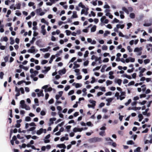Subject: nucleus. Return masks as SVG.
<instances>
[{
	"instance_id": "f257e3e1",
	"label": "nucleus",
	"mask_w": 152,
	"mask_h": 152,
	"mask_svg": "<svg viewBox=\"0 0 152 152\" xmlns=\"http://www.w3.org/2000/svg\"><path fill=\"white\" fill-rule=\"evenodd\" d=\"M102 139L101 138L98 137H94L93 138L89 139L88 140V141L91 143H94L97 142H100L102 141Z\"/></svg>"
},
{
	"instance_id": "f03ea898",
	"label": "nucleus",
	"mask_w": 152,
	"mask_h": 152,
	"mask_svg": "<svg viewBox=\"0 0 152 152\" xmlns=\"http://www.w3.org/2000/svg\"><path fill=\"white\" fill-rule=\"evenodd\" d=\"M44 68L45 69H46L44 70H42V73H46L50 69V67L49 66L47 67L46 66H45L44 67Z\"/></svg>"
},
{
	"instance_id": "7ed1b4c3",
	"label": "nucleus",
	"mask_w": 152,
	"mask_h": 152,
	"mask_svg": "<svg viewBox=\"0 0 152 152\" xmlns=\"http://www.w3.org/2000/svg\"><path fill=\"white\" fill-rule=\"evenodd\" d=\"M66 71L65 68H64L62 69L59 70L58 72V74L61 75L62 74H65L66 72Z\"/></svg>"
},
{
	"instance_id": "20e7f679",
	"label": "nucleus",
	"mask_w": 152,
	"mask_h": 152,
	"mask_svg": "<svg viewBox=\"0 0 152 152\" xmlns=\"http://www.w3.org/2000/svg\"><path fill=\"white\" fill-rule=\"evenodd\" d=\"M20 104L21 105V107L22 108H24L25 106H26V104H25V102L24 100H22L20 102Z\"/></svg>"
},
{
	"instance_id": "39448f33",
	"label": "nucleus",
	"mask_w": 152,
	"mask_h": 152,
	"mask_svg": "<svg viewBox=\"0 0 152 152\" xmlns=\"http://www.w3.org/2000/svg\"><path fill=\"white\" fill-rule=\"evenodd\" d=\"M50 48V46H48L47 48H41L40 49V50L42 51L43 52H47L49 50Z\"/></svg>"
},
{
	"instance_id": "423d86ee",
	"label": "nucleus",
	"mask_w": 152,
	"mask_h": 152,
	"mask_svg": "<svg viewBox=\"0 0 152 152\" xmlns=\"http://www.w3.org/2000/svg\"><path fill=\"white\" fill-rule=\"evenodd\" d=\"M122 81V80L121 79H118L117 80H115V82L118 83L119 86H120L121 83Z\"/></svg>"
},
{
	"instance_id": "0eeeda50",
	"label": "nucleus",
	"mask_w": 152,
	"mask_h": 152,
	"mask_svg": "<svg viewBox=\"0 0 152 152\" xmlns=\"http://www.w3.org/2000/svg\"><path fill=\"white\" fill-rule=\"evenodd\" d=\"M43 129L42 128H40L39 130H38L36 133L38 135L41 134L43 132Z\"/></svg>"
},
{
	"instance_id": "6e6552de",
	"label": "nucleus",
	"mask_w": 152,
	"mask_h": 152,
	"mask_svg": "<svg viewBox=\"0 0 152 152\" xmlns=\"http://www.w3.org/2000/svg\"><path fill=\"white\" fill-rule=\"evenodd\" d=\"M142 50V47L139 48H136L134 49V52H138L140 51H141Z\"/></svg>"
},
{
	"instance_id": "1a4fd4ad",
	"label": "nucleus",
	"mask_w": 152,
	"mask_h": 152,
	"mask_svg": "<svg viewBox=\"0 0 152 152\" xmlns=\"http://www.w3.org/2000/svg\"><path fill=\"white\" fill-rule=\"evenodd\" d=\"M122 10L123 11H124V12H125L127 14H129V11H128V10L125 7H123L122 8Z\"/></svg>"
},
{
	"instance_id": "9d476101",
	"label": "nucleus",
	"mask_w": 152,
	"mask_h": 152,
	"mask_svg": "<svg viewBox=\"0 0 152 152\" xmlns=\"http://www.w3.org/2000/svg\"><path fill=\"white\" fill-rule=\"evenodd\" d=\"M121 77H126L129 79H132V77L130 75H128L126 74H124L122 75Z\"/></svg>"
},
{
	"instance_id": "9b49d317",
	"label": "nucleus",
	"mask_w": 152,
	"mask_h": 152,
	"mask_svg": "<svg viewBox=\"0 0 152 152\" xmlns=\"http://www.w3.org/2000/svg\"><path fill=\"white\" fill-rule=\"evenodd\" d=\"M138 117L139 118V121H141L143 118V117L141 114H140L138 115Z\"/></svg>"
},
{
	"instance_id": "f8f14e48",
	"label": "nucleus",
	"mask_w": 152,
	"mask_h": 152,
	"mask_svg": "<svg viewBox=\"0 0 152 152\" xmlns=\"http://www.w3.org/2000/svg\"><path fill=\"white\" fill-rule=\"evenodd\" d=\"M55 58V56L54 55H53L51 56L50 60L49 61V63L50 64H51L52 63V62L53 61V59H54Z\"/></svg>"
},
{
	"instance_id": "ddd939ff",
	"label": "nucleus",
	"mask_w": 152,
	"mask_h": 152,
	"mask_svg": "<svg viewBox=\"0 0 152 152\" xmlns=\"http://www.w3.org/2000/svg\"><path fill=\"white\" fill-rule=\"evenodd\" d=\"M96 26L94 25L91 28V32H94L96 31Z\"/></svg>"
},
{
	"instance_id": "4468645a",
	"label": "nucleus",
	"mask_w": 152,
	"mask_h": 152,
	"mask_svg": "<svg viewBox=\"0 0 152 152\" xmlns=\"http://www.w3.org/2000/svg\"><path fill=\"white\" fill-rule=\"evenodd\" d=\"M53 88L51 87H49V88H47V89H45V92H50L52 91Z\"/></svg>"
},
{
	"instance_id": "2eb2a0df",
	"label": "nucleus",
	"mask_w": 152,
	"mask_h": 152,
	"mask_svg": "<svg viewBox=\"0 0 152 152\" xmlns=\"http://www.w3.org/2000/svg\"><path fill=\"white\" fill-rule=\"evenodd\" d=\"M56 120V118H50V121L51 123V124H53V121H55Z\"/></svg>"
},
{
	"instance_id": "dca6fc26",
	"label": "nucleus",
	"mask_w": 152,
	"mask_h": 152,
	"mask_svg": "<svg viewBox=\"0 0 152 152\" xmlns=\"http://www.w3.org/2000/svg\"><path fill=\"white\" fill-rule=\"evenodd\" d=\"M16 9H17L19 10L20 9V6H21V4L20 3H19L18 4H16ZM16 9V8L15 7L14 8V10H15Z\"/></svg>"
},
{
	"instance_id": "f3484780",
	"label": "nucleus",
	"mask_w": 152,
	"mask_h": 152,
	"mask_svg": "<svg viewBox=\"0 0 152 152\" xmlns=\"http://www.w3.org/2000/svg\"><path fill=\"white\" fill-rule=\"evenodd\" d=\"M37 96L38 97L40 96H44V94L43 93V91H41L39 93H37Z\"/></svg>"
},
{
	"instance_id": "a211bd4d",
	"label": "nucleus",
	"mask_w": 152,
	"mask_h": 152,
	"mask_svg": "<svg viewBox=\"0 0 152 152\" xmlns=\"http://www.w3.org/2000/svg\"><path fill=\"white\" fill-rule=\"evenodd\" d=\"M107 67V66L106 65H103L101 69V72H104L105 68Z\"/></svg>"
},
{
	"instance_id": "6ab92c4d",
	"label": "nucleus",
	"mask_w": 152,
	"mask_h": 152,
	"mask_svg": "<svg viewBox=\"0 0 152 152\" xmlns=\"http://www.w3.org/2000/svg\"><path fill=\"white\" fill-rule=\"evenodd\" d=\"M129 17L131 18L134 19L135 17V15L134 13H131L130 14Z\"/></svg>"
},
{
	"instance_id": "aec40b11",
	"label": "nucleus",
	"mask_w": 152,
	"mask_h": 152,
	"mask_svg": "<svg viewBox=\"0 0 152 152\" xmlns=\"http://www.w3.org/2000/svg\"><path fill=\"white\" fill-rule=\"evenodd\" d=\"M10 44L12 45L14 44L15 42L13 38L12 37H10Z\"/></svg>"
},
{
	"instance_id": "412c9836",
	"label": "nucleus",
	"mask_w": 152,
	"mask_h": 152,
	"mask_svg": "<svg viewBox=\"0 0 152 152\" xmlns=\"http://www.w3.org/2000/svg\"><path fill=\"white\" fill-rule=\"evenodd\" d=\"M152 47V45L151 44H147L146 45V47L147 49V50L148 51H149L150 50V47Z\"/></svg>"
},
{
	"instance_id": "4be33fe9",
	"label": "nucleus",
	"mask_w": 152,
	"mask_h": 152,
	"mask_svg": "<svg viewBox=\"0 0 152 152\" xmlns=\"http://www.w3.org/2000/svg\"><path fill=\"white\" fill-rule=\"evenodd\" d=\"M96 104L95 103H93L92 105H91L90 104H88V106L89 108H92L93 109L94 108V107L95 106Z\"/></svg>"
},
{
	"instance_id": "5701e85b",
	"label": "nucleus",
	"mask_w": 152,
	"mask_h": 152,
	"mask_svg": "<svg viewBox=\"0 0 152 152\" xmlns=\"http://www.w3.org/2000/svg\"><path fill=\"white\" fill-rule=\"evenodd\" d=\"M127 144L128 145H133L134 144V142L132 140H130L127 142Z\"/></svg>"
},
{
	"instance_id": "b1692460",
	"label": "nucleus",
	"mask_w": 152,
	"mask_h": 152,
	"mask_svg": "<svg viewBox=\"0 0 152 152\" xmlns=\"http://www.w3.org/2000/svg\"><path fill=\"white\" fill-rule=\"evenodd\" d=\"M119 20L116 18H114L112 22V23H117L119 22Z\"/></svg>"
},
{
	"instance_id": "393cba45",
	"label": "nucleus",
	"mask_w": 152,
	"mask_h": 152,
	"mask_svg": "<svg viewBox=\"0 0 152 152\" xmlns=\"http://www.w3.org/2000/svg\"><path fill=\"white\" fill-rule=\"evenodd\" d=\"M112 81L110 80H107L106 82L107 85V86L111 85L112 83Z\"/></svg>"
},
{
	"instance_id": "a878e982",
	"label": "nucleus",
	"mask_w": 152,
	"mask_h": 152,
	"mask_svg": "<svg viewBox=\"0 0 152 152\" xmlns=\"http://www.w3.org/2000/svg\"><path fill=\"white\" fill-rule=\"evenodd\" d=\"M110 33V32L109 31H106L104 34V36L105 37L107 36V35L109 34Z\"/></svg>"
},
{
	"instance_id": "bb28decb",
	"label": "nucleus",
	"mask_w": 152,
	"mask_h": 152,
	"mask_svg": "<svg viewBox=\"0 0 152 152\" xmlns=\"http://www.w3.org/2000/svg\"><path fill=\"white\" fill-rule=\"evenodd\" d=\"M34 102L37 106H38L39 105V100L38 99L35 98L34 99Z\"/></svg>"
},
{
	"instance_id": "cd10ccee",
	"label": "nucleus",
	"mask_w": 152,
	"mask_h": 152,
	"mask_svg": "<svg viewBox=\"0 0 152 152\" xmlns=\"http://www.w3.org/2000/svg\"><path fill=\"white\" fill-rule=\"evenodd\" d=\"M140 149L141 148L140 147H138L134 150V151H135V152H140Z\"/></svg>"
},
{
	"instance_id": "c85d7f7f",
	"label": "nucleus",
	"mask_w": 152,
	"mask_h": 152,
	"mask_svg": "<svg viewBox=\"0 0 152 152\" xmlns=\"http://www.w3.org/2000/svg\"><path fill=\"white\" fill-rule=\"evenodd\" d=\"M8 40V39L7 37H5L3 38V39H1V42L3 41L7 42V41Z\"/></svg>"
},
{
	"instance_id": "c756f323",
	"label": "nucleus",
	"mask_w": 152,
	"mask_h": 152,
	"mask_svg": "<svg viewBox=\"0 0 152 152\" xmlns=\"http://www.w3.org/2000/svg\"><path fill=\"white\" fill-rule=\"evenodd\" d=\"M50 54L49 53H46L45 54V55L44 56V58H48L49 56H50Z\"/></svg>"
},
{
	"instance_id": "7c9ffc66",
	"label": "nucleus",
	"mask_w": 152,
	"mask_h": 152,
	"mask_svg": "<svg viewBox=\"0 0 152 152\" xmlns=\"http://www.w3.org/2000/svg\"><path fill=\"white\" fill-rule=\"evenodd\" d=\"M149 108L146 109L145 112H142V114L144 115H146V114H147V113L148 111L149 110Z\"/></svg>"
},
{
	"instance_id": "2f4dec72",
	"label": "nucleus",
	"mask_w": 152,
	"mask_h": 152,
	"mask_svg": "<svg viewBox=\"0 0 152 152\" xmlns=\"http://www.w3.org/2000/svg\"><path fill=\"white\" fill-rule=\"evenodd\" d=\"M127 29H129L132 26V24L131 23H129L127 24Z\"/></svg>"
},
{
	"instance_id": "473e14b6",
	"label": "nucleus",
	"mask_w": 152,
	"mask_h": 152,
	"mask_svg": "<svg viewBox=\"0 0 152 152\" xmlns=\"http://www.w3.org/2000/svg\"><path fill=\"white\" fill-rule=\"evenodd\" d=\"M144 62L145 64H146L150 62V60L148 59H145L144 60Z\"/></svg>"
},
{
	"instance_id": "72a5a7b5",
	"label": "nucleus",
	"mask_w": 152,
	"mask_h": 152,
	"mask_svg": "<svg viewBox=\"0 0 152 152\" xmlns=\"http://www.w3.org/2000/svg\"><path fill=\"white\" fill-rule=\"evenodd\" d=\"M48 62V61L46 60H43L41 61V64L43 65L46 64Z\"/></svg>"
},
{
	"instance_id": "f704fd0d",
	"label": "nucleus",
	"mask_w": 152,
	"mask_h": 152,
	"mask_svg": "<svg viewBox=\"0 0 152 152\" xmlns=\"http://www.w3.org/2000/svg\"><path fill=\"white\" fill-rule=\"evenodd\" d=\"M65 32L66 33V35L67 36L69 35L71 33V32L70 31L68 30H66Z\"/></svg>"
},
{
	"instance_id": "c9c22d12",
	"label": "nucleus",
	"mask_w": 152,
	"mask_h": 152,
	"mask_svg": "<svg viewBox=\"0 0 152 152\" xmlns=\"http://www.w3.org/2000/svg\"><path fill=\"white\" fill-rule=\"evenodd\" d=\"M113 99L112 98H109L106 99V101L109 103L113 101Z\"/></svg>"
},
{
	"instance_id": "e433bc0d",
	"label": "nucleus",
	"mask_w": 152,
	"mask_h": 152,
	"mask_svg": "<svg viewBox=\"0 0 152 152\" xmlns=\"http://www.w3.org/2000/svg\"><path fill=\"white\" fill-rule=\"evenodd\" d=\"M89 54V52L88 50H86L85 52V54L84 55V56L85 58L87 57Z\"/></svg>"
},
{
	"instance_id": "4c0bfd02",
	"label": "nucleus",
	"mask_w": 152,
	"mask_h": 152,
	"mask_svg": "<svg viewBox=\"0 0 152 152\" xmlns=\"http://www.w3.org/2000/svg\"><path fill=\"white\" fill-rule=\"evenodd\" d=\"M132 100L131 99H129L127 102L125 103V105L126 106H128L131 102Z\"/></svg>"
},
{
	"instance_id": "58836bf2",
	"label": "nucleus",
	"mask_w": 152,
	"mask_h": 152,
	"mask_svg": "<svg viewBox=\"0 0 152 152\" xmlns=\"http://www.w3.org/2000/svg\"><path fill=\"white\" fill-rule=\"evenodd\" d=\"M104 126L100 128V130L103 131H104L106 129V128L105 126H106V124H104Z\"/></svg>"
},
{
	"instance_id": "ea45409f",
	"label": "nucleus",
	"mask_w": 152,
	"mask_h": 152,
	"mask_svg": "<svg viewBox=\"0 0 152 152\" xmlns=\"http://www.w3.org/2000/svg\"><path fill=\"white\" fill-rule=\"evenodd\" d=\"M104 133H105L104 131H102L100 132L99 133V134L101 136H103L104 135H105V134H104Z\"/></svg>"
},
{
	"instance_id": "a19ab883",
	"label": "nucleus",
	"mask_w": 152,
	"mask_h": 152,
	"mask_svg": "<svg viewBox=\"0 0 152 152\" xmlns=\"http://www.w3.org/2000/svg\"><path fill=\"white\" fill-rule=\"evenodd\" d=\"M31 118L30 117L26 116L25 118V120L27 121H31Z\"/></svg>"
},
{
	"instance_id": "79ce46f5",
	"label": "nucleus",
	"mask_w": 152,
	"mask_h": 152,
	"mask_svg": "<svg viewBox=\"0 0 152 152\" xmlns=\"http://www.w3.org/2000/svg\"><path fill=\"white\" fill-rule=\"evenodd\" d=\"M134 81H132L130 82L128 84V86H130L132 85H134Z\"/></svg>"
},
{
	"instance_id": "37998d69",
	"label": "nucleus",
	"mask_w": 152,
	"mask_h": 152,
	"mask_svg": "<svg viewBox=\"0 0 152 152\" xmlns=\"http://www.w3.org/2000/svg\"><path fill=\"white\" fill-rule=\"evenodd\" d=\"M35 49H34L32 50H31V49H29L27 51L28 53H33L35 52Z\"/></svg>"
},
{
	"instance_id": "c03bdc74",
	"label": "nucleus",
	"mask_w": 152,
	"mask_h": 152,
	"mask_svg": "<svg viewBox=\"0 0 152 152\" xmlns=\"http://www.w3.org/2000/svg\"><path fill=\"white\" fill-rule=\"evenodd\" d=\"M102 49L103 50H106L107 49V47L106 45H104L102 46Z\"/></svg>"
},
{
	"instance_id": "a18cd8bd",
	"label": "nucleus",
	"mask_w": 152,
	"mask_h": 152,
	"mask_svg": "<svg viewBox=\"0 0 152 152\" xmlns=\"http://www.w3.org/2000/svg\"><path fill=\"white\" fill-rule=\"evenodd\" d=\"M86 124L88 126H93L91 121H89L86 123Z\"/></svg>"
},
{
	"instance_id": "49530a36",
	"label": "nucleus",
	"mask_w": 152,
	"mask_h": 152,
	"mask_svg": "<svg viewBox=\"0 0 152 152\" xmlns=\"http://www.w3.org/2000/svg\"><path fill=\"white\" fill-rule=\"evenodd\" d=\"M3 26H0V32L1 33H2L4 32V30L3 28Z\"/></svg>"
},
{
	"instance_id": "de8ad7c7",
	"label": "nucleus",
	"mask_w": 152,
	"mask_h": 152,
	"mask_svg": "<svg viewBox=\"0 0 152 152\" xmlns=\"http://www.w3.org/2000/svg\"><path fill=\"white\" fill-rule=\"evenodd\" d=\"M146 102H147L146 101L143 100L142 102H139V104L141 105H143L145 104Z\"/></svg>"
},
{
	"instance_id": "09e8293b",
	"label": "nucleus",
	"mask_w": 152,
	"mask_h": 152,
	"mask_svg": "<svg viewBox=\"0 0 152 152\" xmlns=\"http://www.w3.org/2000/svg\"><path fill=\"white\" fill-rule=\"evenodd\" d=\"M82 85L79 83H77L75 85V87L76 88H78L81 86Z\"/></svg>"
},
{
	"instance_id": "8fccbe9b",
	"label": "nucleus",
	"mask_w": 152,
	"mask_h": 152,
	"mask_svg": "<svg viewBox=\"0 0 152 152\" xmlns=\"http://www.w3.org/2000/svg\"><path fill=\"white\" fill-rule=\"evenodd\" d=\"M127 49L129 52H131L132 51V49L131 48V47L129 46L127 47Z\"/></svg>"
},
{
	"instance_id": "3c124183",
	"label": "nucleus",
	"mask_w": 152,
	"mask_h": 152,
	"mask_svg": "<svg viewBox=\"0 0 152 152\" xmlns=\"http://www.w3.org/2000/svg\"><path fill=\"white\" fill-rule=\"evenodd\" d=\"M19 10H17L16 12H17L15 13V15L18 16H20L21 15V13L20 12H19Z\"/></svg>"
},
{
	"instance_id": "603ef678",
	"label": "nucleus",
	"mask_w": 152,
	"mask_h": 152,
	"mask_svg": "<svg viewBox=\"0 0 152 152\" xmlns=\"http://www.w3.org/2000/svg\"><path fill=\"white\" fill-rule=\"evenodd\" d=\"M74 93V91L73 90L70 91L68 93V94L69 95H70Z\"/></svg>"
},
{
	"instance_id": "864d4df0",
	"label": "nucleus",
	"mask_w": 152,
	"mask_h": 152,
	"mask_svg": "<svg viewBox=\"0 0 152 152\" xmlns=\"http://www.w3.org/2000/svg\"><path fill=\"white\" fill-rule=\"evenodd\" d=\"M103 56L104 57H106L107 56H109V57H110V55L109 53H105L103 54Z\"/></svg>"
},
{
	"instance_id": "5fc2aeb1",
	"label": "nucleus",
	"mask_w": 152,
	"mask_h": 152,
	"mask_svg": "<svg viewBox=\"0 0 152 152\" xmlns=\"http://www.w3.org/2000/svg\"><path fill=\"white\" fill-rule=\"evenodd\" d=\"M133 107L134 108V110L135 111L137 110H139L141 108V107Z\"/></svg>"
},
{
	"instance_id": "6e6d98bb",
	"label": "nucleus",
	"mask_w": 152,
	"mask_h": 152,
	"mask_svg": "<svg viewBox=\"0 0 152 152\" xmlns=\"http://www.w3.org/2000/svg\"><path fill=\"white\" fill-rule=\"evenodd\" d=\"M54 101L53 99L52 98L48 101V103L50 104H52L53 103Z\"/></svg>"
},
{
	"instance_id": "4d7b16f0",
	"label": "nucleus",
	"mask_w": 152,
	"mask_h": 152,
	"mask_svg": "<svg viewBox=\"0 0 152 152\" xmlns=\"http://www.w3.org/2000/svg\"><path fill=\"white\" fill-rule=\"evenodd\" d=\"M88 60H87L84 62L83 65L84 66H87L88 65Z\"/></svg>"
},
{
	"instance_id": "13d9d810",
	"label": "nucleus",
	"mask_w": 152,
	"mask_h": 152,
	"mask_svg": "<svg viewBox=\"0 0 152 152\" xmlns=\"http://www.w3.org/2000/svg\"><path fill=\"white\" fill-rule=\"evenodd\" d=\"M35 40H36V38L34 37H33L32 38V40L30 41V43L31 44L33 43L34 41H35Z\"/></svg>"
},
{
	"instance_id": "bf43d9fd",
	"label": "nucleus",
	"mask_w": 152,
	"mask_h": 152,
	"mask_svg": "<svg viewBox=\"0 0 152 152\" xmlns=\"http://www.w3.org/2000/svg\"><path fill=\"white\" fill-rule=\"evenodd\" d=\"M24 82H25V81L22 80L18 82L17 83V84L18 85H20L21 84H22L23 83H24Z\"/></svg>"
},
{
	"instance_id": "052dcab7",
	"label": "nucleus",
	"mask_w": 152,
	"mask_h": 152,
	"mask_svg": "<svg viewBox=\"0 0 152 152\" xmlns=\"http://www.w3.org/2000/svg\"><path fill=\"white\" fill-rule=\"evenodd\" d=\"M101 66H96V68H94L93 69V71H94L96 70H99Z\"/></svg>"
},
{
	"instance_id": "680f3d73",
	"label": "nucleus",
	"mask_w": 152,
	"mask_h": 152,
	"mask_svg": "<svg viewBox=\"0 0 152 152\" xmlns=\"http://www.w3.org/2000/svg\"><path fill=\"white\" fill-rule=\"evenodd\" d=\"M70 88V87L69 85L67 86L64 88V90L66 91H67Z\"/></svg>"
},
{
	"instance_id": "e2e57ef3",
	"label": "nucleus",
	"mask_w": 152,
	"mask_h": 152,
	"mask_svg": "<svg viewBox=\"0 0 152 152\" xmlns=\"http://www.w3.org/2000/svg\"><path fill=\"white\" fill-rule=\"evenodd\" d=\"M4 73L3 72H1L0 73V78L1 79H2L3 77Z\"/></svg>"
},
{
	"instance_id": "0e129e2a",
	"label": "nucleus",
	"mask_w": 152,
	"mask_h": 152,
	"mask_svg": "<svg viewBox=\"0 0 152 152\" xmlns=\"http://www.w3.org/2000/svg\"><path fill=\"white\" fill-rule=\"evenodd\" d=\"M26 110H29L30 109V108L29 106H27L26 105V106H25L24 107Z\"/></svg>"
},
{
	"instance_id": "69168bd1",
	"label": "nucleus",
	"mask_w": 152,
	"mask_h": 152,
	"mask_svg": "<svg viewBox=\"0 0 152 152\" xmlns=\"http://www.w3.org/2000/svg\"><path fill=\"white\" fill-rule=\"evenodd\" d=\"M112 92L111 91H109L105 93V95L106 96H110L112 94Z\"/></svg>"
},
{
	"instance_id": "338daca9",
	"label": "nucleus",
	"mask_w": 152,
	"mask_h": 152,
	"mask_svg": "<svg viewBox=\"0 0 152 152\" xmlns=\"http://www.w3.org/2000/svg\"><path fill=\"white\" fill-rule=\"evenodd\" d=\"M71 128V126L69 125L66 126V129H67V132H69V129Z\"/></svg>"
},
{
	"instance_id": "774afa93",
	"label": "nucleus",
	"mask_w": 152,
	"mask_h": 152,
	"mask_svg": "<svg viewBox=\"0 0 152 152\" xmlns=\"http://www.w3.org/2000/svg\"><path fill=\"white\" fill-rule=\"evenodd\" d=\"M109 61V59L108 58H106L104 59L103 60V62H107Z\"/></svg>"
}]
</instances>
